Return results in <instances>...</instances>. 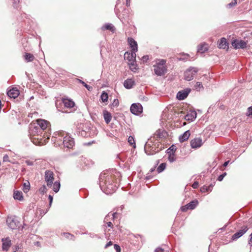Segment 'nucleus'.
<instances>
[{
  "instance_id": "nucleus-22",
  "label": "nucleus",
  "mask_w": 252,
  "mask_h": 252,
  "mask_svg": "<svg viewBox=\"0 0 252 252\" xmlns=\"http://www.w3.org/2000/svg\"><path fill=\"white\" fill-rule=\"evenodd\" d=\"M190 135V131L189 130L186 131L183 134L179 136V139L181 143L187 141Z\"/></svg>"
},
{
  "instance_id": "nucleus-12",
  "label": "nucleus",
  "mask_w": 252,
  "mask_h": 252,
  "mask_svg": "<svg viewBox=\"0 0 252 252\" xmlns=\"http://www.w3.org/2000/svg\"><path fill=\"white\" fill-rule=\"evenodd\" d=\"M153 67L154 72L157 76H162L166 73L167 68L165 66L155 64Z\"/></svg>"
},
{
  "instance_id": "nucleus-1",
  "label": "nucleus",
  "mask_w": 252,
  "mask_h": 252,
  "mask_svg": "<svg viewBox=\"0 0 252 252\" xmlns=\"http://www.w3.org/2000/svg\"><path fill=\"white\" fill-rule=\"evenodd\" d=\"M115 176L109 172L101 173L99 177V185L101 190L106 194L113 193L117 189Z\"/></svg>"
},
{
  "instance_id": "nucleus-33",
  "label": "nucleus",
  "mask_w": 252,
  "mask_h": 252,
  "mask_svg": "<svg viewBox=\"0 0 252 252\" xmlns=\"http://www.w3.org/2000/svg\"><path fill=\"white\" fill-rule=\"evenodd\" d=\"M92 127H91L88 124H85L83 125H80L79 127H78L77 129L79 130L82 129L84 130L89 131H90Z\"/></svg>"
},
{
  "instance_id": "nucleus-13",
  "label": "nucleus",
  "mask_w": 252,
  "mask_h": 252,
  "mask_svg": "<svg viewBox=\"0 0 252 252\" xmlns=\"http://www.w3.org/2000/svg\"><path fill=\"white\" fill-rule=\"evenodd\" d=\"M191 89L190 88H186L178 92L176 95L177 99L179 100H184L187 97Z\"/></svg>"
},
{
  "instance_id": "nucleus-59",
  "label": "nucleus",
  "mask_w": 252,
  "mask_h": 252,
  "mask_svg": "<svg viewBox=\"0 0 252 252\" xmlns=\"http://www.w3.org/2000/svg\"><path fill=\"white\" fill-rule=\"evenodd\" d=\"M48 198L49 199V202H49V205H50V206H51V204H52V203L53 202V197L51 195H49V197H48Z\"/></svg>"
},
{
  "instance_id": "nucleus-55",
  "label": "nucleus",
  "mask_w": 252,
  "mask_h": 252,
  "mask_svg": "<svg viewBox=\"0 0 252 252\" xmlns=\"http://www.w3.org/2000/svg\"><path fill=\"white\" fill-rule=\"evenodd\" d=\"M198 185H199V183L198 182H194L192 185V187L193 188V189H197L198 187Z\"/></svg>"
},
{
  "instance_id": "nucleus-14",
  "label": "nucleus",
  "mask_w": 252,
  "mask_h": 252,
  "mask_svg": "<svg viewBox=\"0 0 252 252\" xmlns=\"http://www.w3.org/2000/svg\"><path fill=\"white\" fill-rule=\"evenodd\" d=\"M248 228L247 226H243L241 229L236 232L232 236V240H236L241 236H242L248 231Z\"/></svg>"
},
{
  "instance_id": "nucleus-42",
  "label": "nucleus",
  "mask_w": 252,
  "mask_h": 252,
  "mask_svg": "<svg viewBox=\"0 0 252 252\" xmlns=\"http://www.w3.org/2000/svg\"><path fill=\"white\" fill-rule=\"evenodd\" d=\"M91 133V134L89 137H92L94 136V135H96L97 134V130L95 127H92L90 130V131H89V133Z\"/></svg>"
},
{
  "instance_id": "nucleus-20",
  "label": "nucleus",
  "mask_w": 252,
  "mask_h": 252,
  "mask_svg": "<svg viewBox=\"0 0 252 252\" xmlns=\"http://www.w3.org/2000/svg\"><path fill=\"white\" fill-rule=\"evenodd\" d=\"M135 85V81L132 79L128 78L124 82V86L127 89H131Z\"/></svg>"
},
{
  "instance_id": "nucleus-30",
  "label": "nucleus",
  "mask_w": 252,
  "mask_h": 252,
  "mask_svg": "<svg viewBox=\"0 0 252 252\" xmlns=\"http://www.w3.org/2000/svg\"><path fill=\"white\" fill-rule=\"evenodd\" d=\"M102 30H110L112 32H114L115 28L114 26L111 24H106L101 28Z\"/></svg>"
},
{
  "instance_id": "nucleus-5",
  "label": "nucleus",
  "mask_w": 252,
  "mask_h": 252,
  "mask_svg": "<svg viewBox=\"0 0 252 252\" xmlns=\"http://www.w3.org/2000/svg\"><path fill=\"white\" fill-rule=\"evenodd\" d=\"M63 145L64 148H66L67 149L72 148L75 145L74 138L66 133L65 136L63 137Z\"/></svg>"
},
{
  "instance_id": "nucleus-62",
  "label": "nucleus",
  "mask_w": 252,
  "mask_h": 252,
  "mask_svg": "<svg viewBox=\"0 0 252 252\" xmlns=\"http://www.w3.org/2000/svg\"><path fill=\"white\" fill-rule=\"evenodd\" d=\"M229 162H230L229 160H227V161H225L224 162L223 164V166L224 167H226L228 165V164H229Z\"/></svg>"
},
{
  "instance_id": "nucleus-36",
  "label": "nucleus",
  "mask_w": 252,
  "mask_h": 252,
  "mask_svg": "<svg viewBox=\"0 0 252 252\" xmlns=\"http://www.w3.org/2000/svg\"><path fill=\"white\" fill-rule=\"evenodd\" d=\"M176 150H177L176 146L174 145H172L169 148H168L166 150V152L168 154H170L171 153L175 154Z\"/></svg>"
},
{
  "instance_id": "nucleus-47",
  "label": "nucleus",
  "mask_w": 252,
  "mask_h": 252,
  "mask_svg": "<svg viewBox=\"0 0 252 252\" xmlns=\"http://www.w3.org/2000/svg\"><path fill=\"white\" fill-rule=\"evenodd\" d=\"M247 115L251 118H252V106L248 108Z\"/></svg>"
},
{
  "instance_id": "nucleus-17",
  "label": "nucleus",
  "mask_w": 252,
  "mask_h": 252,
  "mask_svg": "<svg viewBox=\"0 0 252 252\" xmlns=\"http://www.w3.org/2000/svg\"><path fill=\"white\" fill-rule=\"evenodd\" d=\"M197 113L194 110L189 111L187 114L185 116V119L187 121L192 122L196 118Z\"/></svg>"
},
{
  "instance_id": "nucleus-21",
  "label": "nucleus",
  "mask_w": 252,
  "mask_h": 252,
  "mask_svg": "<svg viewBox=\"0 0 252 252\" xmlns=\"http://www.w3.org/2000/svg\"><path fill=\"white\" fill-rule=\"evenodd\" d=\"M155 135L159 139L164 138L167 136V132L163 129H158L155 133Z\"/></svg>"
},
{
  "instance_id": "nucleus-53",
  "label": "nucleus",
  "mask_w": 252,
  "mask_h": 252,
  "mask_svg": "<svg viewBox=\"0 0 252 252\" xmlns=\"http://www.w3.org/2000/svg\"><path fill=\"white\" fill-rule=\"evenodd\" d=\"M189 209V208L188 206H187V204L185 206H182L181 207V210L184 212H186Z\"/></svg>"
},
{
  "instance_id": "nucleus-27",
  "label": "nucleus",
  "mask_w": 252,
  "mask_h": 252,
  "mask_svg": "<svg viewBox=\"0 0 252 252\" xmlns=\"http://www.w3.org/2000/svg\"><path fill=\"white\" fill-rule=\"evenodd\" d=\"M13 197L16 200L22 201L23 200V193L21 191L16 190L14 191Z\"/></svg>"
},
{
  "instance_id": "nucleus-6",
  "label": "nucleus",
  "mask_w": 252,
  "mask_h": 252,
  "mask_svg": "<svg viewBox=\"0 0 252 252\" xmlns=\"http://www.w3.org/2000/svg\"><path fill=\"white\" fill-rule=\"evenodd\" d=\"M163 147L161 146L159 150H157L156 147L153 146L150 144L146 143L145 145L144 150L145 153L148 155H153L158 153L160 150H161Z\"/></svg>"
},
{
  "instance_id": "nucleus-39",
  "label": "nucleus",
  "mask_w": 252,
  "mask_h": 252,
  "mask_svg": "<svg viewBox=\"0 0 252 252\" xmlns=\"http://www.w3.org/2000/svg\"><path fill=\"white\" fill-rule=\"evenodd\" d=\"M194 88L197 91H200L201 89H203V86L201 83L199 82H197L195 85H194Z\"/></svg>"
},
{
  "instance_id": "nucleus-37",
  "label": "nucleus",
  "mask_w": 252,
  "mask_h": 252,
  "mask_svg": "<svg viewBox=\"0 0 252 252\" xmlns=\"http://www.w3.org/2000/svg\"><path fill=\"white\" fill-rule=\"evenodd\" d=\"M101 99L103 102H107L108 99V94L105 91H103L101 94Z\"/></svg>"
},
{
  "instance_id": "nucleus-4",
  "label": "nucleus",
  "mask_w": 252,
  "mask_h": 252,
  "mask_svg": "<svg viewBox=\"0 0 252 252\" xmlns=\"http://www.w3.org/2000/svg\"><path fill=\"white\" fill-rule=\"evenodd\" d=\"M198 69L196 67H190L186 70L184 73V78L187 81L192 80Z\"/></svg>"
},
{
  "instance_id": "nucleus-51",
  "label": "nucleus",
  "mask_w": 252,
  "mask_h": 252,
  "mask_svg": "<svg viewBox=\"0 0 252 252\" xmlns=\"http://www.w3.org/2000/svg\"><path fill=\"white\" fill-rule=\"evenodd\" d=\"M166 63V61L164 60H161L159 61V62L156 63V65H163L165 66L164 65Z\"/></svg>"
},
{
  "instance_id": "nucleus-44",
  "label": "nucleus",
  "mask_w": 252,
  "mask_h": 252,
  "mask_svg": "<svg viewBox=\"0 0 252 252\" xmlns=\"http://www.w3.org/2000/svg\"><path fill=\"white\" fill-rule=\"evenodd\" d=\"M63 235L65 237L69 239L74 240V236L72 234L69 233H63Z\"/></svg>"
},
{
  "instance_id": "nucleus-41",
  "label": "nucleus",
  "mask_w": 252,
  "mask_h": 252,
  "mask_svg": "<svg viewBox=\"0 0 252 252\" xmlns=\"http://www.w3.org/2000/svg\"><path fill=\"white\" fill-rule=\"evenodd\" d=\"M168 159L170 162L175 161L176 159L175 158V154L171 153L169 154Z\"/></svg>"
},
{
  "instance_id": "nucleus-35",
  "label": "nucleus",
  "mask_w": 252,
  "mask_h": 252,
  "mask_svg": "<svg viewBox=\"0 0 252 252\" xmlns=\"http://www.w3.org/2000/svg\"><path fill=\"white\" fill-rule=\"evenodd\" d=\"M34 58L33 55L31 53H27L25 55V59L28 62H32Z\"/></svg>"
},
{
  "instance_id": "nucleus-54",
  "label": "nucleus",
  "mask_w": 252,
  "mask_h": 252,
  "mask_svg": "<svg viewBox=\"0 0 252 252\" xmlns=\"http://www.w3.org/2000/svg\"><path fill=\"white\" fill-rule=\"evenodd\" d=\"M141 60L144 63L147 62L149 60V56L148 55L144 56L142 57Z\"/></svg>"
},
{
  "instance_id": "nucleus-64",
  "label": "nucleus",
  "mask_w": 252,
  "mask_h": 252,
  "mask_svg": "<svg viewBox=\"0 0 252 252\" xmlns=\"http://www.w3.org/2000/svg\"><path fill=\"white\" fill-rule=\"evenodd\" d=\"M107 226H108V227H112V226H113V224H112V222H110V221L108 222L107 223Z\"/></svg>"
},
{
  "instance_id": "nucleus-61",
  "label": "nucleus",
  "mask_w": 252,
  "mask_h": 252,
  "mask_svg": "<svg viewBox=\"0 0 252 252\" xmlns=\"http://www.w3.org/2000/svg\"><path fill=\"white\" fill-rule=\"evenodd\" d=\"M248 245L251 247L252 246V239L249 238L248 241Z\"/></svg>"
},
{
  "instance_id": "nucleus-63",
  "label": "nucleus",
  "mask_w": 252,
  "mask_h": 252,
  "mask_svg": "<svg viewBox=\"0 0 252 252\" xmlns=\"http://www.w3.org/2000/svg\"><path fill=\"white\" fill-rule=\"evenodd\" d=\"M118 215V213L117 212H115L112 214V217L113 219H115L116 218L117 215Z\"/></svg>"
},
{
  "instance_id": "nucleus-19",
  "label": "nucleus",
  "mask_w": 252,
  "mask_h": 252,
  "mask_svg": "<svg viewBox=\"0 0 252 252\" xmlns=\"http://www.w3.org/2000/svg\"><path fill=\"white\" fill-rule=\"evenodd\" d=\"M218 47L220 49H228V43L226 40V39L224 37L220 38L219 42Z\"/></svg>"
},
{
  "instance_id": "nucleus-56",
  "label": "nucleus",
  "mask_w": 252,
  "mask_h": 252,
  "mask_svg": "<svg viewBox=\"0 0 252 252\" xmlns=\"http://www.w3.org/2000/svg\"><path fill=\"white\" fill-rule=\"evenodd\" d=\"M3 161H9V157L7 155H5L3 157Z\"/></svg>"
},
{
  "instance_id": "nucleus-48",
  "label": "nucleus",
  "mask_w": 252,
  "mask_h": 252,
  "mask_svg": "<svg viewBox=\"0 0 252 252\" xmlns=\"http://www.w3.org/2000/svg\"><path fill=\"white\" fill-rule=\"evenodd\" d=\"M119 105V101L117 98L114 99L112 103V106L113 107H118Z\"/></svg>"
},
{
  "instance_id": "nucleus-2",
  "label": "nucleus",
  "mask_w": 252,
  "mask_h": 252,
  "mask_svg": "<svg viewBox=\"0 0 252 252\" xmlns=\"http://www.w3.org/2000/svg\"><path fill=\"white\" fill-rule=\"evenodd\" d=\"M29 133L31 141L36 145L43 144V138H45L44 142L49 138V136L46 133H43L42 130L34 124L30 125Z\"/></svg>"
},
{
  "instance_id": "nucleus-10",
  "label": "nucleus",
  "mask_w": 252,
  "mask_h": 252,
  "mask_svg": "<svg viewBox=\"0 0 252 252\" xmlns=\"http://www.w3.org/2000/svg\"><path fill=\"white\" fill-rule=\"evenodd\" d=\"M130 109L131 112L135 115H138L143 111L142 106L139 103H133L131 105Z\"/></svg>"
},
{
  "instance_id": "nucleus-34",
  "label": "nucleus",
  "mask_w": 252,
  "mask_h": 252,
  "mask_svg": "<svg viewBox=\"0 0 252 252\" xmlns=\"http://www.w3.org/2000/svg\"><path fill=\"white\" fill-rule=\"evenodd\" d=\"M30 189V184L29 181L23 184V190L25 193H27Z\"/></svg>"
},
{
  "instance_id": "nucleus-3",
  "label": "nucleus",
  "mask_w": 252,
  "mask_h": 252,
  "mask_svg": "<svg viewBox=\"0 0 252 252\" xmlns=\"http://www.w3.org/2000/svg\"><path fill=\"white\" fill-rule=\"evenodd\" d=\"M66 133L64 131H58L54 134V136L52 138V141L56 145L61 146L63 145V137H65Z\"/></svg>"
},
{
  "instance_id": "nucleus-25",
  "label": "nucleus",
  "mask_w": 252,
  "mask_h": 252,
  "mask_svg": "<svg viewBox=\"0 0 252 252\" xmlns=\"http://www.w3.org/2000/svg\"><path fill=\"white\" fill-rule=\"evenodd\" d=\"M207 50V44L205 43H201L197 47V52H200L201 53H205Z\"/></svg>"
},
{
  "instance_id": "nucleus-9",
  "label": "nucleus",
  "mask_w": 252,
  "mask_h": 252,
  "mask_svg": "<svg viewBox=\"0 0 252 252\" xmlns=\"http://www.w3.org/2000/svg\"><path fill=\"white\" fill-rule=\"evenodd\" d=\"M36 126L39 127V128L42 130L43 133H46L45 130H47V128L50 126V123L45 120L43 119H37L36 120Z\"/></svg>"
},
{
  "instance_id": "nucleus-52",
  "label": "nucleus",
  "mask_w": 252,
  "mask_h": 252,
  "mask_svg": "<svg viewBox=\"0 0 252 252\" xmlns=\"http://www.w3.org/2000/svg\"><path fill=\"white\" fill-rule=\"evenodd\" d=\"M128 142L130 145H132L133 144H135L134 138L131 136L128 137Z\"/></svg>"
},
{
  "instance_id": "nucleus-26",
  "label": "nucleus",
  "mask_w": 252,
  "mask_h": 252,
  "mask_svg": "<svg viewBox=\"0 0 252 252\" xmlns=\"http://www.w3.org/2000/svg\"><path fill=\"white\" fill-rule=\"evenodd\" d=\"M64 105L66 108H72L75 105V103L71 99H65L63 100Z\"/></svg>"
},
{
  "instance_id": "nucleus-49",
  "label": "nucleus",
  "mask_w": 252,
  "mask_h": 252,
  "mask_svg": "<svg viewBox=\"0 0 252 252\" xmlns=\"http://www.w3.org/2000/svg\"><path fill=\"white\" fill-rule=\"evenodd\" d=\"M227 175L226 172H224L222 174L220 175L218 177L217 180L219 181H221L223 179L224 177Z\"/></svg>"
},
{
  "instance_id": "nucleus-29",
  "label": "nucleus",
  "mask_w": 252,
  "mask_h": 252,
  "mask_svg": "<svg viewBox=\"0 0 252 252\" xmlns=\"http://www.w3.org/2000/svg\"><path fill=\"white\" fill-rule=\"evenodd\" d=\"M198 204V200L197 199H194L187 204V206L189 207V210H193L196 208Z\"/></svg>"
},
{
  "instance_id": "nucleus-15",
  "label": "nucleus",
  "mask_w": 252,
  "mask_h": 252,
  "mask_svg": "<svg viewBox=\"0 0 252 252\" xmlns=\"http://www.w3.org/2000/svg\"><path fill=\"white\" fill-rule=\"evenodd\" d=\"M203 144L202 140L200 137H196L190 141V146L193 149L200 147Z\"/></svg>"
},
{
  "instance_id": "nucleus-7",
  "label": "nucleus",
  "mask_w": 252,
  "mask_h": 252,
  "mask_svg": "<svg viewBox=\"0 0 252 252\" xmlns=\"http://www.w3.org/2000/svg\"><path fill=\"white\" fill-rule=\"evenodd\" d=\"M7 225L11 229H16L19 227L20 222L15 217H8L6 220Z\"/></svg>"
},
{
  "instance_id": "nucleus-11",
  "label": "nucleus",
  "mask_w": 252,
  "mask_h": 252,
  "mask_svg": "<svg viewBox=\"0 0 252 252\" xmlns=\"http://www.w3.org/2000/svg\"><path fill=\"white\" fill-rule=\"evenodd\" d=\"M45 179L47 182V186L51 188L54 180V173L51 170H46L45 173Z\"/></svg>"
},
{
  "instance_id": "nucleus-40",
  "label": "nucleus",
  "mask_w": 252,
  "mask_h": 252,
  "mask_svg": "<svg viewBox=\"0 0 252 252\" xmlns=\"http://www.w3.org/2000/svg\"><path fill=\"white\" fill-rule=\"evenodd\" d=\"M78 82L79 83H80L81 84H82L88 90L91 91L93 89V88L91 86L88 85V84L85 83L82 80H81L80 79H78Z\"/></svg>"
},
{
  "instance_id": "nucleus-58",
  "label": "nucleus",
  "mask_w": 252,
  "mask_h": 252,
  "mask_svg": "<svg viewBox=\"0 0 252 252\" xmlns=\"http://www.w3.org/2000/svg\"><path fill=\"white\" fill-rule=\"evenodd\" d=\"M113 245V243L112 241H109L106 244V245L105 246L104 248L105 249H107V248H108L109 247L112 246Z\"/></svg>"
},
{
  "instance_id": "nucleus-57",
  "label": "nucleus",
  "mask_w": 252,
  "mask_h": 252,
  "mask_svg": "<svg viewBox=\"0 0 252 252\" xmlns=\"http://www.w3.org/2000/svg\"><path fill=\"white\" fill-rule=\"evenodd\" d=\"M26 163L29 166H32L33 165V162L30 160H27L26 161Z\"/></svg>"
},
{
  "instance_id": "nucleus-8",
  "label": "nucleus",
  "mask_w": 252,
  "mask_h": 252,
  "mask_svg": "<svg viewBox=\"0 0 252 252\" xmlns=\"http://www.w3.org/2000/svg\"><path fill=\"white\" fill-rule=\"evenodd\" d=\"M232 45L235 49H244L247 47V43L242 39H235L232 41Z\"/></svg>"
},
{
  "instance_id": "nucleus-45",
  "label": "nucleus",
  "mask_w": 252,
  "mask_h": 252,
  "mask_svg": "<svg viewBox=\"0 0 252 252\" xmlns=\"http://www.w3.org/2000/svg\"><path fill=\"white\" fill-rule=\"evenodd\" d=\"M39 191L43 193V194H44L45 193H46L47 192V189L46 188V187L45 185H43L39 189Z\"/></svg>"
},
{
  "instance_id": "nucleus-23",
  "label": "nucleus",
  "mask_w": 252,
  "mask_h": 252,
  "mask_svg": "<svg viewBox=\"0 0 252 252\" xmlns=\"http://www.w3.org/2000/svg\"><path fill=\"white\" fill-rule=\"evenodd\" d=\"M7 94L9 97L15 98L18 96L19 92L17 89H12L8 91Z\"/></svg>"
},
{
  "instance_id": "nucleus-38",
  "label": "nucleus",
  "mask_w": 252,
  "mask_h": 252,
  "mask_svg": "<svg viewBox=\"0 0 252 252\" xmlns=\"http://www.w3.org/2000/svg\"><path fill=\"white\" fill-rule=\"evenodd\" d=\"M166 165V164L165 163H161L157 168V172L158 173L162 172L165 169Z\"/></svg>"
},
{
  "instance_id": "nucleus-43",
  "label": "nucleus",
  "mask_w": 252,
  "mask_h": 252,
  "mask_svg": "<svg viewBox=\"0 0 252 252\" xmlns=\"http://www.w3.org/2000/svg\"><path fill=\"white\" fill-rule=\"evenodd\" d=\"M200 191L202 193L211 191V189H209L208 186H204L200 188Z\"/></svg>"
},
{
  "instance_id": "nucleus-16",
  "label": "nucleus",
  "mask_w": 252,
  "mask_h": 252,
  "mask_svg": "<svg viewBox=\"0 0 252 252\" xmlns=\"http://www.w3.org/2000/svg\"><path fill=\"white\" fill-rule=\"evenodd\" d=\"M2 249L3 251H7L11 245V242L9 237L2 238Z\"/></svg>"
},
{
  "instance_id": "nucleus-24",
  "label": "nucleus",
  "mask_w": 252,
  "mask_h": 252,
  "mask_svg": "<svg viewBox=\"0 0 252 252\" xmlns=\"http://www.w3.org/2000/svg\"><path fill=\"white\" fill-rule=\"evenodd\" d=\"M137 51H134L131 50V53L126 52L125 54V57L127 58L128 61H131L136 59V52Z\"/></svg>"
},
{
  "instance_id": "nucleus-60",
  "label": "nucleus",
  "mask_w": 252,
  "mask_h": 252,
  "mask_svg": "<svg viewBox=\"0 0 252 252\" xmlns=\"http://www.w3.org/2000/svg\"><path fill=\"white\" fill-rule=\"evenodd\" d=\"M155 252H163V250L161 248H157L155 250Z\"/></svg>"
},
{
  "instance_id": "nucleus-31",
  "label": "nucleus",
  "mask_w": 252,
  "mask_h": 252,
  "mask_svg": "<svg viewBox=\"0 0 252 252\" xmlns=\"http://www.w3.org/2000/svg\"><path fill=\"white\" fill-rule=\"evenodd\" d=\"M53 189L56 193L58 192L60 189L61 184L59 181H56L53 183Z\"/></svg>"
},
{
  "instance_id": "nucleus-46",
  "label": "nucleus",
  "mask_w": 252,
  "mask_h": 252,
  "mask_svg": "<svg viewBox=\"0 0 252 252\" xmlns=\"http://www.w3.org/2000/svg\"><path fill=\"white\" fill-rule=\"evenodd\" d=\"M237 0H232V1L231 2L228 3L227 5V7L231 8V7L236 5L237 4Z\"/></svg>"
},
{
  "instance_id": "nucleus-50",
  "label": "nucleus",
  "mask_w": 252,
  "mask_h": 252,
  "mask_svg": "<svg viewBox=\"0 0 252 252\" xmlns=\"http://www.w3.org/2000/svg\"><path fill=\"white\" fill-rule=\"evenodd\" d=\"M114 248L116 250V252H121V249L120 246L118 244H114Z\"/></svg>"
},
{
  "instance_id": "nucleus-32",
  "label": "nucleus",
  "mask_w": 252,
  "mask_h": 252,
  "mask_svg": "<svg viewBox=\"0 0 252 252\" xmlns=\"http://www.w3.org/2000/svg\"><path fill=\"white\" fill-rule=\"evenodd\" d=\"M77 132H79V134L84 137H89L90 134H91L90 132L89 133L88 131H85L81 129V130L80 129L77 130Z\"/></svg>"
},
{
  "instance_id": "nucleus-28",
  "label": "nucleus",
  "mask_w": 252,
  "mask_h": 252,
  "mask_svg": "<svg viewBox=\"0 0 252 252\" xmlns=\"http://www.w3.org/2000/svg\"><path fill=\"white\" fill-rule=\"evenodd\" d=\"M103 117L105 122L107 124H109L110 122L112 119V116L111 113L107 111H104Z\"/></svg>"
},
{
  "instance_id": "nucleus-18",
  "label": "nucleus",
  "mask_w": 252,
  "mask_h": 252,
  "mask_svg": "<svg viewBox=\"0 0 252 252\" xmlns=\"http://www.w3.org/2000/svg\"><path fill=\"white\" fill-rule=\"evenodd\" d=\"M128 44L131 48V50L134 51H137L138 46L136 41L132 37H128L127 39Z\"/></svg>"
}]
</instances>
